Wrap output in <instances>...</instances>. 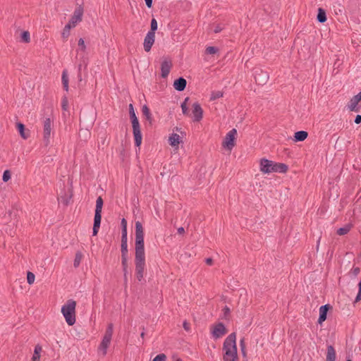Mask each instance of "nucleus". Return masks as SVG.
<instances>
[{
	"mask_svg": "<svg viewBox=\"0 0 361 361\" xmlns=\"http://www.w3.org/2000/svg\"><path fill=\"white\" fill-rule=\"evenodd\" d=\"M142 112L147 120H149V121L152 120V115L150 113V110L146 105L142 106Z\"/></svg>",
	"mask_w": 361,
	"mask_h": 361,
	"instance_id": "obj_27",
	"label": "nucleus"
},
{
	"mask_svg": "<svg viewBox=\"0 0 361 361\" xmlns=\"http://www.w3.org/2000/svg\"><path fill=\"white\" fill-rule=\"evenodd\" d=\"M35 276L33 273L28 271L27 274V283L31 285L35 282Z\"/></svg>",
	"mask_w": 361,
	"mask_h": 361,
	"instance_id": "obj_30",
	"label": "nucleus"
},
{
	"mask_svg": "<svg viewBox=\"0 0 361 361\" xmlns=\"http://www.w3.org/2000/svg\"><path fill=\"white\" fill-rule=\"evenodd\" d=\"M205 51L208 54H215L219 51V49L215 47H207Z\"/></svg>",
	"mask_w": 361,
	"mask_h": 361,
	"instance_id": "obj_32",
	"label": "nucleus"
},
{
	"mask_svg": "<svg viewBox=\"0 0 361 361\" xmlns=\"http://www.w3.org/2000/svg\"><path fill=\"white\" fill-rule=\"evenodd\" d=\"M240 344H241V347H242V349H241V350H242L243 355L244 357H245V356H246V352H245V350H244L243 341H240Z\"/></svg>",
	"mask_w": 361,
	"mask_h": 361,
	"instance_id": "obj_48",
	"label": "nucleus"
},
{
	"mask_svg": "<svg viewBox=\"0 0 361 361\" xmlns=\"http://www.w3.org/2000/svg\"><path fill=\"white\" fill-rule=\"evenodd\" d=\"M11 175L8 170H6L3 173L2 179L4 182H7L11 179Z\"/></svg>",
	"mask_w": 361,
	"mask_h": 361,
	"instance_id": "obj_36",
	"label": "nucleus"
},
{
	"mask_svg": "<svg viewBox=\"0 0 361 361\" xmlns=\"http://www.w3.org/2000/svg\"><path fill=\"white\" fill-rule=\"evenodd\" d=\"M317 20L320 23H324L326 20V12L324 9H318Z\"/></svg>",
	"mask_w": 361,
	"mask_h": 361,
	"instance_id": "obj_24",
	"label": "nucleus"
},
{
	"mask_svg": "<svg viewBox=\"0 0 361 361\" xmlns=\"http://www.w3.org/2000/svg\"><path fill=\"white\" fill-rule=\"evenodd\" d=\"M221 30V27L219 25H216L214 29V32L216 33L219 32Z\"/></svg>",
	"mask_w": 361,
	"mask_h": 361,
	"instance_id": "obj_49",
	"label": "nucleus"
},
{
	"mask_svg": "<svg viewBox=\"0 0 361 361\" xmlns=\"http://www.w3.org/2000/svg\"><path fill=\"white\" fill-rule=\"evenodd\" d=\"M307 137V133L306 131H298L295 133L294 137L295 141H303Z\"/></svg>",
	"mask_w": 361,
	"mask_h": 361,
	"instance_id": "obj_23",
	"label": "nucleus"
},
{
	"mask_svg": "<svg viewBox=\"0 0 361 361\" xmlns=\"http://www.w3.org/2000/svg\"><path fill=\"white\" fill-rule=\"evenodd\" d=\"M122 264L124 267L127 265V255H123V254H122Z\"/></svg>",
	"mask_w": 361,
	"mask_h": 361,
	"instance_id": "obj_44",
	"label": "nucleus"
},
{
	"mask_svg": "<svg viewBox=\"0 0 361 361\" xmlns=\"http://www.w3.org/2000/svg\"><path fill=\"white\" fill-rule=\"evenodd\" d=\"M338 6H339V7H341V6L340 4H338ZM342 11H343L342 8H339L338 9H337V11H335V13H336V14H337V15H338V13H342Z\"/></svg>",
	"mask_w": 361,
	"mask_h": 361,
	"instance_id": "obj_51",
	"label": "nucleus"
},
{
	"mask_svg": "<svg viewBox=\"0 0 361 361\" xmlns=\"http://www.w3.org/2000/svg\"><path fill=\"white\" fill-rule=\"evenodd\" d=\"M83 14V11L81 7H78L71 18L70 21L67 24L68 25H70L71 28L75 27L78 23H80L82 20V17Z\"/></svg>",
	"mask_w": 361,
	"mask_h": 361,
	"instance_id": "obj_9",
	"label": "nucleus"
},
{
	"mask_svg": "<svg viewBox=\"0 0 361 361\" xmlns=\"http://www.w3.org/2000/svg\"><path fill=\"white\" fill-rule=\"evenodd\" d=\"M41 351H42V347L39 345H36L35 348L34 353L40 355Z\"/></svg>",
	"mask_w": 361,
	"mask_h": 361,
	"instance_id": "obj_43",
	"label": "nucleus"
},
{
	"mask_svg": "<svg viewBox=\"0 0 361 361\" xmlns=\"http://www.w3.org/2000/svg\"><path fill=\"white\" fill-rule=\"evenodd\" d=\"M360 271V268H358V267H355V268H353V269L351 270L350 273H351L352 274H353L355 276H356L357 275H358V274H359Z\"/></svg>",
	"mask_w": 361,
	"mask_h": 361,
	"instance_id": "obj_42",
	"label": "nucleus"
},
{
	"mask_svg": "<svg viewBox=\"0 0 361 361\" xmlns=\"http://www.w3.org/2000/svg\"><path fill=\"white\" fill-rule=\"evenodd\" d=\"M52 126H53V121L49 118H47L44 121V123H43V140L46 145H48L50 142Z\"/></svg>",
	"mask_w": 361,
	"mask_h": 361,
	"instance_id": "obj_8",
	"label": "nucleus"
},
{
	"mask_svg": "<svg viewBox=\"0 0 361 361\" xmlns=\"http://www.w3.org/2000/svg\"><path fill=\"white\" fill-rule=\"evenodd\" d=\"M131 121H132L133 128L140 126V123H139V121H138V119H137V117H135L134 118H132Z\"/></svg>",
	"mask_w": 361,
	"mask_h": 361,
	"instance_id": "obj_40",
	"label": "nucleus"
},
{
	"mask_svg": "<svg viewBox=\"0 0 361 361\" xmlns=\"http://www.w3.org/2000/svg\"><path fill=\"white\" fill-rule=\"evenodd\" d=\"M223 361H239L236 345V335L231 334L225 339L223 348Z\"/></svg>",
	"mask_w": 361,
	"mask_h": 361,
	"instance_id": "obj_2",
	"label": "nucleus"
},
{
	"mask_svg": "<svg viewBox=\"0 0 361 361\" xmlns=\"http://www.w3.org/2000/svg\"><path fill=\"white\" fill-rule=\"evenodd\" d=\"M135 226V276L138 281L144 277L145 269V253L144 245V228L140 221H136Z\"/></svg>",
	"mask_w": 361,
	"mask_h": 361,
	"instance_id": "obj_1",
	"label": "nucleus"
},
{
	"mask_svg": "<svg viewBox=\"0 0 361 361\" xmlns=\"http://www.w3.org/2000/svg\"><path fill=\"white\" fill-rule=\"evenodd\" d=\"M171 61L168 59H165L162 61L161 66V76L163 78H166L168 75L170 73L171 68Z\"/></svg>",
	"mask_w": 361,
	"mask_h": 361,
	"instance_id": "obj_13",
	"label": "nucleus"
},
{
	"mask_svg": "<svg viewBox=\"0 0 361 361\" xmlns=\"http://www.w3.org/2000/svg\"><path fill=\"white\" fill-rule=\"evenodd\" d=\"M32 361H39L40 360V355L34 353L32 357Z\"/></svg>",
	"mask_w": 361,
	"mask_h": 361,
	"instance_id": "obj_45",
	"label": "nucleus"
},
{
	"mask_svg": "<svg viewBox=\"0 0 361 361\" xmlns=\"http://www.w3.org/2000/svg\"><path fill=\"white\" fill-rule=\"evenodd\" d=\"M61 104H62L63 109L66 111L68 109V101L66 97H63L62 99Z\"/></svg>",
	"mask_w": 361,
	"mask_h": 361,
	"instance_id": "obj_39",
	"label": "nucleus"
},
{
	"mask_svg": "<svg viewBox=\"0 0 361 361\" xmlns=\"http://www.w3.org/2000/svg\"><path fill=\"white\" fill-rule=\"evenodd\" d=\"M141 336L143 337L144 336V333H142L141 334Z\"/></svg>",
	"mask_w": 361,
	"mask_h": 361,
	"instance_id": "obj_57",
	"label": "nucleus"
},
{
	"mask_svg": "<svg viewBox=\"0 0 361 361\" xmlns=\"http://www.w3.org/2000/svg\"><path fill=\"white\" fill-rule=\"evenodd\" d=\"M336 360V350L332 345L327 347V353L326 361H335Z\"/></svg>",
	"mask_w": 361,
	"mask_h": 361,
	"instance_id": "obj_19",
	"label": "nucleus"
},
{
	"mask_svg": "<svg viewBox=\"0 0 361 361\" xmlns=\"http://www.w3.org/2000/svg\"><path fill=\"white\" fill-rule=\"evenodd\" d=\"M183 326H184L185 329L188 330V323H187V322H184V324H183Z\"/></svg>",
	"mask_w": 361,
	"mask_h": 361,
	"instance_id": "obj_54",
	"label": "nucleus"
},
{
	"mask_svg": "<svg viewBox=\"0 0 361 361\" xmlns=\"http://www.w3.org/2000/svg\"><path fill=\"white\" fill-rule=\"evenodd\" d=\"M226 333V329L222 323H218L213 326L212 334L214 338L222 337Z\"/></svg>",
	"mask_w": 361,
	"mask_h": 361,
	"instance_id": "obj_10",
	"label": "nucleus"
},
{
	"mask_svg": "<svg viewBox=\"0 0 361 361\" xmlns=\"http://www.w3.org/2000/svg\"><path fill=\"white\" fill-rule=\"evenodd\" d=\"M128 252L127 234L123 233L121 238V253L127 255Z\"/></svg>",
	"mask_w": 361,
	"mask_h": 361,
	"instance_id": "obj_21",
	"label": "nucleus"
},
{
	"mask_svg": "<svg viewBox=\"0 0 361 361\" xmlns=\"http://www.w3.org/2000/svg\"><path fill=\"white\" fill-rule=\"evenodd\" d=\"M330 306L329 305H325L319 308V317L318 319V322L321 324L323 322H324L326 319L327 312L329 309Z\"/></svg>",
	"mask_w": 361,
	"mask_h": 361,
	"instance_id": "obj_17",
	"label": "nucleus"
},
{
	"mask_svg": "<svg viewBox=\"0 0 361 361\" xmlns=\"http://www.w3.org/2000/svg\"><path fill=\"white\" fill-rule=\"evenodd\" d=\"M30 40V35L28 31H23L20 33V42L28 43Z\"/></svg>",
	"mask_w": 361,
	"mask_h": 361,
	"instance_id": "obj_25",
	"label": "nucleus"
},
{
	"mask_svg": "<svg viewBox=\"0 0 361 361\" xmlns=\"http://www.w3.org/2000/svg\"><path fill=\"white\" fill-rule=\"evenodd\" d=\"M61 80L63 89L66 91H68V75L67 71L65 70L63 71Z\"/></svg>",
	"mask_w": 361,
	"mask_h": 361,
	"instance_id": "obj_22",
	"label": "nucleus"
},
{
	"mask_svg": "<svg viewBox=\"0 0 361 361\" xmlns=\"http://www.w3.org/2000/svg\"><path fill=\"white\" fill-rule=\"evenodd\" d=\"M133 135H134V138H135V145L137 147H140L142 143V140L141 130H140V126L133 128Z\"/></svg>",
	"mask_w": 361,
	"mask_h": 361,
	"instance_id": "obj_16",
	"label": "nucleus"
},
{
	"mask_svg": "<svg viewBox=\"0 0 361 361\" xmlns=\"http://www.w3.org/2000/svg\"><path fill=\"white\" fill-rule=\"evenodd\" d=\"M188 101V98H186L185 101L181 104V109L183 114L188 115V110L187 106V102Z\"/></svg>",
	"mask_w": 361,
	"mask_h": 361,
	"instance_id": "obj_34",
	"label": "nucleus"
},
{
	"mask_svg": "<svg viewBox=\"0 0 361 361\" xmlns=\"http://www.w3.org/2000/svg\"><path fill=\"white\" fill-rule=\"evenodd\" d=\"M75 307L76 302L73 300H68L61 307V313L69 326L75 323Z\"/></svg>",
	"mask_w": 361,
	"mask_h": 361,
	"instance_id": "obj_4",
	"label": "nucleus"
},
{
	"mask_svg": "<svg viewBox=\"0 0 361 361\" xmlns=\"http://www.w3.org/2000/svg\"><path fill=\"white\" fill-rule=\"evenodd\" d=\"M80 259H81V257L80 255H77L76 257H75V261H74V265L75 267H77L78 266V264H80Z\"/></svg>",
	"mask_w": 361,
	"mask_h": 361,
	"instance_id": "obj_41",
	"label": "nucleus"
},
{
	"mask_svg": "<svg viewBox=\"0 0 361 361\" xmlns=\"http://www.w3.org/2000/svg\"><path fill=\"white\" fill-rule=\"evenodd\" d=\"M361 101V92H359L357 95L353 97L349 104H348V108L352 111H357L358 109L357 108V105L358 103Z\"/></svg>",
	"mask_w": 361,
	"mask_h": 361,
	"instance_id": "obj_15",
	"label": "nucleus"
},
{
	"mask_svg": "<svg viewBox=\"0 0 361 361\" xmlns=\"http://www.w3.org/2000/svg\"><path fill=\"white\" fill-rule=\"evenodd\" d=\"M175 361H182L180 358H177Z\"/></svg>",
	"mask_w": 361,
	"mask_h": 361,
	"instance_id": "obj_56",
	"label": "nucleus"
},
{
	"mask_svg": "<svg viewBox=\"0 0 361 361\" xmlns=\"http://www.w3.org/2000/svg\"><path fill=\"white\" fill-rule=\"evenodd\" d=\"M154 41L155 34H153L152 32H147L145 37L143 43V47L145 51L149 52L151 50V48L154 44Z\"/></svg>",
	"mask_w": 361,
	"mask_h": 361,
	"instance_id": "obj_11",
	"label": "nucleus"
},
{
	"mask_svg": "<svg viewBox=\"0 0 361 361\" xmlns=\"http://www.w3.org/2000/svg\"><path fill=\"white\" fill-rule=\"evenodd\" d=\"M350 229H351V226L348 224V225H345L344 227L340 228L339 229H338L337 233L340 235H343L348 233Z\"/></svg>",
	"mask_w": 361,
	"mask_h": 361,
	"instance_id": "obj_26",
	"label": "nucleus"
},
{
	"mask_svg": "<svg viewBox=\"0 0 361 361\" xmlns=\"http://www.w3.org/2000/svg\"><path fill=\"white\" fill-rule=\"evenodd\" d=\"M347 361H352V360H350V359H348V360H347Z\"/></svg>",
	"mask_w": 361,
	"mask_h": 361,
	"instance_id": "obj_58",
	"label": "nucleus"
},
{
	"mask_svg": "<svg viewBox=\"0 0 361 361\" xmlns=\"http://www.w3.org/2000/svg\"><path fill=\"white\" fill-rule=\"evenodd\" d=\"M61 201H62V202H63V204H67L68 203V200H66V199H64V200H63V199H62V200H61Z\"/></svg>",
	"mask_w": 361,
	"mask_h": 361,
	"instance_id": "obj_55",
	"label": "nucleus"
},
{
	"mask_svg": "<svg viewBox=\"0 0 361 361\" xmlns=\"http://www.w3.org/2000/svg\"><path fill=\"white\" fill-rule=\"evenodd\" d=\"M243 361H247V360H243Z\"/></svg>",
	"mask_w": 361,
	"mask_h": 361,
	"instance_id": "obj_59",
	"label": "nucleus"
},
{
	"mask_svg": "<svg viewBox=\"0 0 361 361\" xmlns=\"http://www.w3.org/2000/svg\"><path fill=\"white\" fill-rule=\"evenodd\" d=\"M113 336V324H109L106 329L105 334L97 348V354L100 357H104L107 353Z\"/></svg>",
	"mask_w": 361,
	"mask_h": 361,
	"instance_id": "obj_5",
	"label": "nucleus"
},
{
	"mask_svg": "<svg viewBox=\"0 0 361 361\" xmlns=\"http://www.w3.org/2000/svg\"><path fill=\"white\" fill-rule=\"evenodd\" d=\"M355 123L358 124L360 123H361V116L360 115H357L355 118Z\"/></svg>",
	"mask_w": 361,
	"mask_h": 361,
	"instance_id": "obj_47",
	"label": "nucleus"
},
{
	"mask_svg": "<svg viewBox=\"0 0 361 361\" xmlns=\"http://www.w3.org/2000/svg\"><path fill=\"white\" fill-rule=\"evenodd\" d=\"M166 356L164 353L157 355L152 361H166Z\"/></svg>",
	"mask_w": 361,
	"mask_h": 361,
	"instance_id": "obj_35",
	"label": "nucleus"
},
{
	"mask_svg": "<svg viewBox=\"0 0 361 361\" xmlns=\"http://www.w3.org/2000/svg\"><path fill=\"white\" fill-rule=\"evenodd\" d=\"M129 114H130V119L134 118L135 117H137L135 115V112L133 106L131 104L129 105Z\"/></svg>",
	"mask_w": 361,
	"mask_h": 361,
	"instance_id": "obj_38",
	"label": "nucleus"
},
{
	"mask_svg": "<svg viewBox=\"0 0 361 361\" xmlns=\"http://www.w3.org/2000/svg\"><path fill=\"white\" fill-rule=\"evenodd\" d=\"M186 84V80L183 78H180L179 79L175 80L173 87L178 91H183L185 88Z\"/></svg>",
	"mask_w": 361,
	"mask_h": 361,
	"instance_id": "obj_18",
	"label": "nucleus"
},
{
	"mask_svg": "<svg viewBox=\"0 0 361 361\" xmlns=\"http://www.w3.org/2000/svg\"><path fill=\"white\" fill-rule=\"evenodd\" d=\"M181 142V138L179 135L176 133H172L169 137V145L174 147L176 150L178 149V145Z\"/></svg>",
	"mask_w": 361,
	"mask_h": 361,
	"instance_id": "obj_14",
	"label": "nucleus"
},
{
	"mask_svg": "<svg viewBox=\"0 0 361 361\" xmlns=\"http://www.w3.org/2000/svg\"><path fill=\"white\" fill-rule=\"evenodd\" d=\"M146 5L148 8H151L152 5V0H145Z\"/></svg>",
	"mask_w": 361,
	"mask_h": 361,
	"instance_id": "obj_46",
	"label": "nucleus"
},
{
	"mask_svg": "<svg viewBox=\"0 0 361 361\" xmlns=\"http://www.w3.org/2000/svg\"><path fill=\"white\" fill-rule=\"evenodd\" d=\"M206 263L209 265H211L212 264V259L211 258L207 259Z\"/></svg>",
	"mask_w": 361,
	"mask_h": 361,
	"instance_id": "obj_53",
	"label": "nucleus"
},
{
	"mask_svg": "<svg viewBox=\"0 0 361 361\" xmlns=\"http://www.w3.org/2000/svg\"><path fill=\"white\" fill-rule=\"evenodd\" d=\"M103 206V200L101 197H99L96 201V209L94 219V226H93V235H97L98 231L100 227L101 219H102V209Z\"/></svg>",
	"mask_w": 361,
	"mask_h": 361,
	"instance_id": "obj_6",
	"label": "nucleus"
},
{
	"mask_svg": "<svg viewBox=\"0 0 361 361\" xmlns=\"http://www.w3.org/2000/svg\"><path fill=\"white\" fill-rule=\"evenodd\" d=\"M157 30V22L155 18H152L151 20V30L148 32H152L155 34V31Z\"/></svg>",
	"mask_w": 361,
	"mask_h": 361,
	"instance_id": "obj_31",
	"label": "nucleus"
},
{
	"mask_svg": "<svg viewBox=\"0 0 361 361\" xmlns=\"http://www.w3.org/2000/svg\"><path fill=\"white\" fill-rule=\"evenodd\" d=\"M121 226H122V235L123 233L127 234V221L125 219L121 220Z\"/></svg>",
	"mask_w": 361,
	"mask_h": 361,
	"instance_id": "obj_37",
	"label": "nucleus"
},
{
	"mask_svg": "<svg viewBox=\"0 0 361 361\" xmlns=\"http://www.w3.org/2000/svg\"><path fill=\"white\" fill-rule=\"evenodd\" d=\"M71 29H72V28L70 27V25H66L64 27V28H63V32H62V33H61V36H62V37H63L64 39H68V37H69V35H70V30H71Z\"/></svg>",
	"mask_w": 361,
	"mask_h": 361,
	"instance_id": "obj_28",
	"label": "nucleus"
},
{
	"mask_svg": "<svg viewBox=\"0 0 361 361\" xmlns=\"http://www.w3.org/2000/svg\"><path fill=\"white\" fill-rule=\"evenodd\" d=\"M237 134H238L237 130L234 128L231 130L230 131H228L226 133V135L222 142L223 147L226 149L228 151H231V149L235 145Z\"/></svg>",
	"mask_w": 361,
	"mask_h": 361,
	"instance_id": "obj_7",
	"label": "nucleus"
},
{
	"mask_svg": "<svg viewBox=\"0 0 361 361\" xmlns=\"http://www.w3.org/2000/svg\"><path fill=\"white\" fill-rule=\"evenodd\" d=\"M192 115L194 118V120L196 121H199L202 118L203 111L201 108L200 105L197 103H194L192 106Z\"/></svg>",
	"mask_w": 361,
	"mask_h": 361,
	"instance_id": "obj_12",
	"label": "nucleus"
},
{
	"mask_svg": "<svg viewBox=\"0 0 361 361\" xmlns=\"http://www.w3.org/2000/svg\"><path fill=\"white\" fill-rule=\"evenodd\" d=\"M338 6H339V7H341V6L340 4H338ZM342 11H343L342 8H339L338 9H337V11H335V13H336V14H337V15H338V13H342Z\"/></svg>",
	"mask_w": 361,
	"mask_h": 361,
	"instance_id": "obj_50",
	"label": "nucleus"
},
{
	"mask_svg": "<svg viewBox=\"0 0 361 361\" xmlns=\"http://www.w3.org/2000/svg\"><path fill=\"white\" fill-rule=\"evenodd\" d=\"M259 165L260 171L264 173H286L288 171L287 165L266 159H261Z\"/></svg>",
	"mask_w": 361,
	"mask_h": 361,
	"instance_id": "obj_3",
	"label": "nucleus"
},
{
	"mask_svg": "<svg viewBox=\"0 0 361 361\" xmlns=\"http://www.w3.org/2000/svg\"><path fill=\"white\" fill-rule=\"evenodd\" d=\"M223 97V92L221 91H214L212 92L210 97V100H215L216 99L221 98Z\"/></svg>",
	"mask_w": 361,
	"mask_h": 361,
	"instance_id": "obj_29",
	"label": "nucleus"
},
{
	"mask_svg": "<svg viewBox=\"0 0 361 361\" xmlns=\"http://www.w3.org/2000/svg\"><path fill=\"white\" fill-rule=\"evenodd\" d=\"M184 232H185V230L183 227H180L179 228H178V233L179 234H183Z\"/></svg>",
	"mask_w": 361,
	"mask_h": 361,
	"instance_id": "obj_52",
	"label": "nucleus"
},
{
	"mask_svg": "<svg viewBox=\"0 0 361 361\" xmlns=\"http://www.w3.org/2000/svg\"><path fill=\"white\" fill-rule=\"evenodd\" d=\"M17 128L19 131V133L20 135V136L23 138V139H27L28 138V137L30 136V133H29V130H25V126L23 124V123H18L17 124Z\"/></svg>",
	"mask_w": 361,
	"mask_h": 361,
	"instance_id": "obj_20",
	"label": "nucleus"
},
{
	"mask_svg": "<svg viewBox=\"0 0 361 361\" xmlns=\"http://www.w3.org/2000/svg\"><path fill=\"white\" fill-rule=\"evenodd\" d=\"M85 49H86V47H85V42L84 40L80 38L79 40H78V51H82V52H84L85 51Z\"/></svg>",
	"mask_w": 361,
	"mask_h": 361,
	"instance_id": "obj_33",
	"label": "nucleus"
}]
</instances>
